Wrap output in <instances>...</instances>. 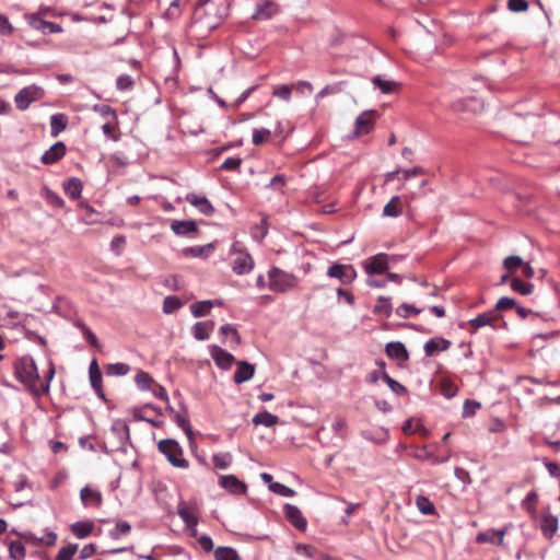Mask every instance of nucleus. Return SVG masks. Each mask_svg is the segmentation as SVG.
<instances>
[{"label": "nucleus", "mask_w": 560, "mask_h": 560, "mask_svg": "<svg viewBox=\"0 0 560 560\" xmlns=\"http://www.w3.org/2000/svg\"><path fill=\"white\" fill-rule=\"evenodd\" d=\"M14 376L24 388L36 397L47 395L56 370L51 361L43 376L39 375L37 365L31 355H23L14 362Z\"/></svg>", "instance_id": "obj_1"}, {"label": "nucleus", "mask_w": 560, "mask_h": 560, "mask_svg": "<svg viewBox=\"0 0 560 560\" xmlns=\"http://www.w3.org/2000/svg\"><path fill=\"white\" fill-rule=\"evenodd\" d=\"M225 12L221 0H199L192 14L194 24L200 32H210L221 23Z\"/></svg>", "instance_id": "obj_2"}, {"label": "nucleus", "mask_w": 560, "mask_h": 560, "mask_svg": "<svg viewBox=\"0 0 560 560\" xmlns=\"http://www.w3.org/2000/svg\"><path fill=\"white\" fill-rule=\"evenodd\" d=\"M268 287L277 293H285L299 287V278L291 272L284 271L278 267H272L268 271Z\"/></svg>", "instance_id": "obj_3"}, {"label": "nucleus", "mask_w": 560, "mask_h": 560, "mask_svg": "<svg viewBox=\"0 0 560 560\" xmlns=\"http://www.w3.org/2000/svg\"><path fill=\"white\" fill-rule=\"evenodd\" d=\"M159 451L163 453L167 460L175 467L188 468V462L183 457V450L175 440H162L159 443Z\"/></svg>", "instance_id": "obj_4"}, {"label": "nucleus", "mask_w": 560, "mask_h": 560, "mask_svg": "<svg viewBox=\"0 0 560 560\" xmlns=\"http://www.w3.org/2000/svg\"><path fill=\"white\" fill-rule=\"evenodd\" d=\"M396 260L395 256L380 253L364 260L363 269L368 275H382L385 273L389 265Z\"/></svg>", "instance_id": "obj_5"}, {"label": "nucleus", "mask_w": 560, "mask_h": 560, "mask_svg": "<svg viewBox=\"0 0 560 560\" xmlns=\"http://www.w3.org/2000/svg\"><path fill=\"white\" fill-rule=\"evenodd\" d=\"M44 95V90L35 84L23 88L14 96V103L20 110H25L30 105Z\"/></svg>", "instance_id": "obj_6"}, {"label": "nucleus", "mask_w": 560, "mask_h": 560, "mask_svg": "<svg viewBox=\"0 0 560 560\" xmlns=\"http://www.w3.org/2000/svg\"><path fill=\"white\" fill-rule=\"evenodd\" d=\"M327 276L339 280L341 284H350L357 278V271L351 265L332 264L327 269Z\"/></svg>", "instance_id": "obj_7"}, {"label": "nucleus", "mask_w": 560, "mask_h": 560, "mask_svg": "<svg viewBox=\"0 0 560 560\" xmlns=\"http://www.w3.org/2000/svg\"><path fill=\"white\" fill-rule=\"evenodd\" d=\"M232 253H237V258L233 261L232 269L237 275L248 273L254 268V260L247 253H243L238 248V243H234L231 248Z\"/></svg>", "instance_id": "obj_8"}, {"label": "nucleus", "mask_w": 560, "mask_h": 560, "mask_svg": "<svg viewBox=\"0 0 560 560\" xmlns=\"http://www.w3.org/2000/svg\"><path fill=\"white\" fill-rule=\"evenodd\" d=\"M375 124L374 112L366 110L361 113L354 122L353 137H361L369 133Z\"/></svg>", "instance_id": "obj_9"}, {"label": "nucleus", "mask_w": 560, "mask_h": 560, "mask_svg": "<svg viewBox=\"0 0 560 560\" xmlns=\"http://www.w3.org/2000/svg\"><path fill=\"white\" fill-rule=\"evenodd\" d=\"M219 485L232 494H244L247 490V486L234 475L221 476Z\"/></svg>", "instance_id": "obj_10"}, {"label": "nucleus", "mask_w": 560, "mask_h": 560, "mask_svg": "<svg viewBox=\"0 0 560 560\" xmlns=\"http://www.w3.org/2000/svg\"><path fill=\"white\" fill-rule=\"evenodd\" d=\"M210 355L215 364L222 370H229L235 360L233 354L219 346L210 347Z\"/></svg>", "instance_id": "obj_11"}, {"label": "nucleus", "mask_w": 560, "mask_h": 560, "mask_svg": "<svg viewBox=\"0 0 560 560\" xmlns=\"http://www.w3.org/2000/svg\"><path fill=\"white\" fill-rule=\"evenodd\" d=\"M453 108L456 112L462 113H479L483 108V102L477 97H466L459 101H456L453 104Z\"/></svg>", "instance_id": "obj_12"}, {"label": "nucleus", "mask_w": 560, "mask_h": 560, "mask_svg": "<svg viewBox=\"0 0 560 560\" xmlns=\"http://www.w3.org/2000/svg\"><path fill=\"white\" fill-rule=\"evenodd\" d=\"M278 12V5L268 0H260L256 4V10L253 13L252 18L254 20H269Z\"/></svg>", "instance_id": "obj_13"}, {"label": "nucleus", "mask_w": 560, "mask_h": 560, "mask_svg": "<svg viewBox=\"0 0 560 560\" xmlns=\"http://www.w3.org/2000/svg\"><path fill=\"white\" fill-rule=\"evenodd\" d=\"M186 200L197 208L202 214L210 215L214 212L213 206L205 196L190 192L186 195Z\"/></svg>", "instance_id": "obj_14"}, {"label": "nucleus", "mask_w": 560, "mask_h": 560, "mask_svg": "<svg viewBox=\"0 0 560 560\" xmlns=\"http://www.w3.org/2000/svg\"><path fill=\"white\" fill-rule=\"evenodd\" d=\"M255 374V366L248 362L241 361L237 363V368L233 375V381L236 384H242L244 382L249 381L253 378Z\"/></svg>", "instance_id": "obj_15"}, {"label": "nucleus", "mask_w": 560, "mask_h": 560, "mask_svg": "<svg viewBox=\"0 0 560 560\" xmlns=\"http://www.w3.org/2000/svg\"><path fill=\"white\" fill-rule=\"evenodd\" d=\"M284 514L285 517L291 522V524L300 530H304L306 528V520L303 517L301 511L291 504L284 505Z\"/></svg>", "instance_id": "obj_16"}, {"label": "nucleus", "mask_w": 560, "mask_h": 560, "mask_svg": "<svg viewBox=\"0 0 560 560\" xmlns=\"http://www.w3.org/2000/svg\"><path fill=\"white\" fill-rule=\"evenodd\" d=\"M450 347V340L441 337H435L428 340L424 343L423 349L427 357H432L436 352L446 351Z\"/></svg>", "instance_id": "obj_17"}, {"label": "nucleus", "mask_w": 560, "mask_h": 560, "mask_svg": "<svg viewBox=\"0 0 560 560\" xmlns=\"http://www.w3.org/2000/svg\"><path fill=\"white\" fill-rule=\"evenodd\" d=\"M540 529L546 538H552L558 530V517L546 512L541 517Z\"/></svg>", "instance_id": "obj_18"}, {"label": "nucleus", "mask_w": 560, "mask_h": 560, "mask_svg": "<svg viewBox=\"0 0 560 560\" xmlns=\"http://www.w3.org/2000/svg\"><path fill=\"white\" fill-rule=\"evenodd\" d=\"M499 318L500 314L497 311L492 310L474 317L472 319L469 320V325L474 327L475 330H477L481 327L492 325Z\"/></svg>", "instance_id": "obj_19"}, {"label": "nucleus", "mask_w": 560, "mask_h": 560, "mask_svg": "<svg viewBox=\"0 0 560 560\" xmlns=\"http://www.w3.org/2000/svg\"><path fill=\"white\" fill-rule=\"evenodd\" d=\"M66 153V145L63 142H56L43 155L42 162L44 164H52L60 160Z\"/></svg>", "instance_id": "obj_20"}, {"label": "nucleus", "mask_w": 560, "mask_h": 560, "mask_svg": "<svg viewBox=\"0 0 560 560\" xmlns=\"http://www.w3.org/2000/svg\"><path fill=\"white\" fill-rule=\"evenodd\" d=\"M506 529H488L479 533L476 537L477 542H490L494 545H502Z\"/></svg>", "instance_id": "obj_21"}, {"label": "nucleus", "mask_w": 560, "mask_h": 560, "mask_svg": "<svg viewBox=\"0 0 560 560\" xmlns=\"http://www.w3.org/2000/svg\"><path fill=\"white\" fill-rule=\"evenodd\" d=\"M385 351L390 359L398 361H407L409 358L406 347L399 341L388 342L385 347Z\"/></svg>", "instance_id": "obj_22"}, {"label": "nucleus", "mask_w": 560, "mask_h": 560, "mask_svg": "<svg viewBox=\"0 0 560 560\" xmlns=\"http://www.w3.org/2000/svg\"><path fill=\"white\" fill-rule=\"evenodd\" d=\"M81 500L85 506H100L102 504V494L100 491L84 487L80 492Z\"/></svg>", "instance_id": "obj_23"}, {"label": "nucleus", "mask_w": 560, "mask_h": 560, "mask_svg": "<svg viewBox=\"0 0 560 560\" xmlns=\"http://www.w3.org/2000/svg\"><path fill=\"white\" fill-rule=\"evenodd\" d=\"M22 537L26 541H31L35 545L54 546L57 541V534L52 530H46L43 537H36L32 533L22 534Z\"/></svg>", "instance_id": "obj_24"}, {"label": "nucleus", "mask_w": 560, "mask_h": 560, "mask_svg": "<svg viewBox=\"0 0 560 560\" xmlns=\"http://www.w3.org/2000/svg\"><path fill=\"white\" fill-rule=\"evenodd\" d=\"M170 411L173 413V420L183 429L189 442L192 443L195 440L194 432L186 412H176L173 408H170Z\"/></svg>", "instance_id": "obj_25"}, {"label": "nucleus", "mask_w": 560, "mask_h": 560, "mask_svg": "<svg viewBox=\"0 0 560 560\" xmlns=\"http://www.w3.org/2000/svg\"><path fill=\"white\" fill-rule=\"evenodd\" d=\"M213 328L214 323L212 320L198 322L192 326V335L197 340H207Z\"/></svg>", "instance_id": "obj_26"}, {"label": "nucleus", "mask_w": 560, "mask_h": 560, "mask_svg": "<svg viewBox=\"0 0 560 560\" xmlns=\"http://www.w3.org/2000/svg\"><path fill=\"white\" fill-rule=\"evenodd\" d=\"M171 230L176 235H188L189 233L197 231V225L191 220H175L171 223Z\"/></svg>", "instance_id": "obj_27"}, {"label": "nucleus", "mask_w": 560, "mask_h": 560, "mask_svg": "<svg viewBox=\"0 0 560 560\" xmlns=\"http://www.w3.org/2000/svg\"><path fill=\"white\" fill-rule=\"evenodd\" d=\"M372 83L384 94L395 93L399 90V83L393 80L383 79L380 75L374 77Z\"/></svg>", "instance_id": "obj_28"}, {"label": "nucleus", "mask_w": 560, "mask_h": 560, "mask_svg": "<svg viewBox=\"0 0 560 560\" xmlns=\"http://www.w3.org/2000/svg\"><path fill=\"white\" fill-rule=\"evenodd\" d=\"M25 19L27 21V24L32 28L39 31L43 34H47L49 22L44 20V18L42 16V14L39 12L26 14Z\"/></svg>", "instance_id": "obj_29"}, {"label": "nucleus", "mask_w": 560, "mask_h": 560, "mask_svg": "<svg viewBox=\"0 0 560 560\" xmlns=\"http://www.w3.org/2000/svg\"><path fill=\"white\" fill-rule=\"evenodd\" d=\"M177 513L180 518L184 521L188 528H195L198 524V518L192 512L190 508H188L185 503H180L177 509Z\"/></svg>", "instance_id": "obj_30"}, {"label": "nucleus", "mask_w": 560, "mask_h": 560, "mask_svg": "<svg viewBox=\"0 0 560 560\" xmlns=\"http://www.w3.org/2000/svg\"><path fill=\"white\" fill-rule=\"evenodd\" d=\"M252 421L255 425H264L266 428H271L279 422V418L276 415H272L268 411H261L256 413L253 417Z\"/></svg>", "instance_id": "obj_31"}, {"label": "nucleus", "mask_w": 560, "mask_h": 560, "mask_svg": "<svg viewBox=\"0 0 560 560\" xmlns=\"http://www.w3.org/2000/svg\"><path fill=\"white\" fill-rule=\"evenodd\" d=\"M110 432L117 438L120 444H124L129 439V427L121 420H116L112 424Z\"/></svg>", "instance_id": "obj_32"}, {"label": "nucleus", "mask_w": 560, "mask_h": 560, "mask_svg": "<svg viewBox=\"0 0 560 560\" xmlns=\"http://www.w3.org/2000/svg\"><path fill=\"white\" fill-rule=\"evenodd\" d=\"M525 262L526 261L522 257L517 255H511L504 258L503 268L511 275L515 276V273L522 269Z\"/></svg>", "instance_id": "obj_33"}, {"label": "nucleus", "mask_w": 560, "mask_h": 560, "mask_svg": "<svg viewBox=\"0 0 560 560\" xmlns=\"http://www.w3.org/2000/svg\"><path fill=\"white\" fill-rule=\"evenodd\" d=\"M90 381L92 387L98 393L102 394V373L100 371L98 364L96 360H93L90 364L89 369Z\"/></svg>", "instance_id": "obj_34"}, {"label": "nucleus", "mask_w": 560, "mask_h": 560, "mask_svg": "<svg viewBox=\"0 0 560 560\" xmlns=\"http://www.w3.org/2000/svg\"><path fill=\"white\" fill-rule=\"evenodd\" d=\"M94 524L91 521H81L71 525V532L80 539L88 537L93 530Z\"/></svg>", "instance_id": "obj_35"}, {"label": "nucleus", "mask_w": 560, "mask_h": 560, "mask_svg": "<svg viewBox=\"0 0 560 560\" xmlns=\"http://www.w3.org/2000/svg\"><path fill=\"white\" fill-rule=\"evenodd\" d=\"M402 212V207L400 202L399 196H394L392 199L385 205L383 209V214L385 217L397 218Z\"/></svg>", "instance_id": "obj_36"}, {"label": "nucleus", "mask_w": 560, "mask_h": 560, "mask_svg": "<svg viewBox=\"0 0 560 560\" xmlns=\"http://www.w3.org/2000/svg\"><path fill=\"white\" fill-rule=\"evenodd\" d=\"M374 314L384 315L389 317L393 313L392 300L388 296H380L373 308Z\"/></svg>", "instance_id": "obj_37"}, {"label": "nucleus", "mask_w": 560, "mask_h": 560, "mask_svg": "<svg viewBox=\"0 0 560 560\" xmlns=\"http://www.w3.org/2000/svg\"><path fill=\"white\" fill-rule=\"evenodd\" d=\"M511 288L513 291L518 292L522 295H529L534 291L533 283L525 282L517 276L511 278Z\"/></svg>", "instance_id": "obj_38"}, {"label": "nucleus", "mask_w": 560, "mask_h": 560, "mask_svg": "<svg viewBox=\"0 0 560 560\" xmlns=\"http://www.w3.org/2000/svg\"><path fill=\"white\" fill-rule=\"evenodd\" d=\"M67 127V117L63 114H55L50 117L51 136L57 137Z\"/></svg>", "instance_id": "obj_39"}, {"label": "nucleus", "mask_w": 560, "mask_h": 560, "mask_svg": "<svg viewBox=\"0 0 560 560\" xmlns=\"http://www.w3.org/2000/svg\"><path fill=\"white\" fill-rule=\"evenodd\" d=\"M63 188L70 198L78 199L82 192V183L78 178H70L65 183Z\"/></svg>", "instance_id": "obj_40"}, {"label": "nucleus", "mask_w": 560, "mask_h": 560, "mask_svg": "<svg viewBox=\"0 0 560 560\" xmlns=\"http://www.w3.org/2000/svg\"><path fill=\"white\" fill-rule=\"evenodd\" d=\"M212 306V301H199L190 305V312L195 317H201L208 315Z\"/></svg>", "instance_id": "obj_41"}, {"label": "nucleus", "mask_w": 560, "mask_h": 560, "mask_svg": "<svg viewBox=\"0 0 560 560\" xmlns=\"http://www.w3.org/2000/svg\"><path fill=\"white\" fill-rule=\"evenodd\" d=\"M215 560H241L237 551L231 547H218L214 550Z\"/></svg>", "instance_id": "obj_42"}, {"label": "nucleus", "mask_w": 560, "mask_h": 560, "mask_svg": "<svg viewBox=\"0 0 560 560\" xmlns=\"http://www.w3.org/2000/svg\"><path fill=\"white\" fill-rule=\"evenodd\" d=\"M214 466L219 469H226L233 462V455L230 452L217 453L212 456Z\"/></svg>", "instance_id": "obj_43"}, {"label": "nucleus", "mask_w": 560, "mask_h": 560, "mask_svg": "<svg viewBox=\"0 0 560 560\" xmlns=\"http://www.w3.org/2000/svg\"><path fill=\"white\" fill-rule=\"evenodd\" d=\"M214 250V246L212 244H207L203 246H192L185 249L186 255H190L192 257H208Z\"/></svg>", "instance_id": "obj_44"}, {"label": "nucleus", "mask_w": 560, "mask_h": 560, "mask_svg": "<svg viewBox=\"0 0 560 560\" xmlns=\"http://www.w3.org/2000/svg\"><path fill=\"white\" fill-rule=\"evenodd\" d=\"M9 555L13 560H25L26 549L20 541H11L9 544Z\"/></svg>", "instance_id": "obj_45"}, {"label": "nucleus", "mask_w": 560, "mask_h": 560, "mask_svg": "<svg viewBox=\"0 0 560 560\" xmlns=\"http://www.w3.org/2000/svg\"><path fill=\"white\" fill-rule=\"evenodd\" d=\"M416 504L419 511L424 515H432L435 513L434 504L424 495H418L416 499Z\"/></svg>", "instance_id": "obj_46"}, {"label": "nucleus", "mask_w": 560, "mask_h": 560, "mask_svg": "<svg viewBox=\"0 0 560 560\" xmlns=\"http://www.w3.org/2000/svg\"><path fill=\"white\" fill-rule=\"evenodd\" d=\"M421 312H422L421 308H418L415 305L408 304V303H402L395 311L396 315L401 318H408L410 316H416V315H419Z\"/></svg>", "instance_id": "obj_47"}, {"label": "nucleus", "mask_w": 560, "mask_h": 560, "mask_svg": "<svg viewBox=\"0 0 560 560\" xmlns=\"http://www.w3.org/2000/svg\"><path fill=\"white\" fill-rule=\"evenodd\" d=\"M77 552H78V545L69 544L65 547H61L58 550V552L55 557V560H73Z\"/></svg>", "instance_id": "obj_48"}, {"label": "nucleus", "mask_w": 560, "mask_h": 560, "mask_svg": "<svg viewBox=\"0 0 560 560\" xmlns=\"http://www.w3.org/2000/svg\"><path fill=\"white\" fill-rule=\"evenodd\" d=\"M292 91H293L292 84L291 85H289V84H280V85H276L272 89V95L278 97V98H281L284 102H290L291 101Z\"/></svg>", "instance_id": "obj_49"}, {"label": "nucleus", "mask_w": 560, "mask_h": 560, "mask_svg": "<svg viewBox=\"0 0 560 560\" xmlns=\"http://www.w3.org/2000/svg\"><path fill=\"white\" fill-rule=\"evenodd\" d=\"M135 382L141 390H149L154 380L147 372L140 371L136 374Z\"/></svg>", "instance_id": "obj_50"}, {"label": "nucleus", "mask_w": 560, "mask_h": 560, "mask_svg": "<svg viewBox=\"0 0 560 560\" xmlns=\"http://www.w3.org/2000/svg\"><path fill=\"white\" fill-rule=\"evenodd\" d=\"M183 305L182 301L175 295H168L163 301V312L165 314H172Z\"/></svg>", "instance_id": "obj_51"}, {"label": "nucleus", "mask_w": 560, "mask_h": 560, "mask_svg": "<svg viewBox=\"0 0 560 560\" xmlns=\"http://www.w3.org/2000/svg\"><path fill=\"white\" fill-rule=\"evenodd\" d=\"M131 526L126 521H118L114 529L109 532V535L114 539H118L120 536L129 534Z\"/></svg>", "instance_id": "obj_52"}, {"label": "nucleus", "mask_w": 560, "mask_h": 560, "mask_svg": "<svg viewBox=\"0 0 560 560\" xmlns=\"http://www.w3.org/2000/svg\"><path fill=\"white\" fill-rule=\"evenodd\" d=\"M382 378L395 394L405 395L407 393V388L392 378L387 373H384Z\"/></svg>", "instance_id": "obj_53"}, {"label": "nucleus", "mask_w": 560, "mask_h": 560, "mask_svg": "<svg viewBox=\"0 0 560 560\" xmlns=\"http://www.w3.org/2000/svg\"><path fill=\"white\" fill-rule=\"evenodd\" d=\"M269 489L279 494V495H282V497H285V498H290V497H293L295 494V491L289 487H287L285 485H282L280 482H272L270 483L269 486Z\"/></svg>", "instance_id": "obj_54"}, {"label": "nucleus", "mask_w": 560, "mask_h": 560, "mask_svg": "<svg viewBox=\"0 0 560 560\" xmlns=\"http://www.w3.org/2000/svg\"><path fill=\"white\" fill-rule=\"evenodd\" d=\"M270 136H271V131L269 129H266V128L254 129L252 140L255 145H260L264 142H266L270 138Z\"/></svg>", "instance_id": "obj_55"}, {"label": "nucleus", "mask_w": 560, "mask_h": 560, "mask_svg": "<svg viewBox=\"0 0 560 560\" xmlns=\"http://www.w3.org/2000/svg\"><path fill=\"white\" fill-rule=\"evenodd\" d=\"M130 368L126 363H113L107 366L108 375L122 376L129 372Z\"/></svg>", "instance_id": "obj_56"}, {"label": "nucleus", "mask_w": 560, "mask_h": 560, "mask_svg": "<svg viewBox=\"0 0 560 560\" xmlns=\"http://www.w3.org/2000/svg\"><path fill=\"white\" fill-rule=\"evenodd\" d=\"M94 110L100 113L106 120H117L116 110L108 105H95Z\"/></svg>", "instance_id": "obj_57"}, {"label": "nucleus", "mask_w": 560, "mask_h": 560, "mask_svg": "<svg viewBox=\"0 0 560 560\" xmlns=\"http://www.w3.org/2000/svg\"><path fill=\"white\" fill-rule=\"evenodd\" d=\"M116 127H117V120L109 119V120H106L105 124L102 126V130L107 138L114 140V141H117L118 137L115 136Z\"/></svg>", "instance_id": "obj_58"}, {"label": "nucleus", "mask_w": 560, "mask_h": 560, "mask_svg": "<svg viewBox=\"0 0 560 560\" xmlns=\"http://www.w3.org/2000/svg\"><path fill=\"white\" fill-rule=\"evenodd\" d=\"M220 332L224 336L231 335L233 337V341H234L235 346H238L241 343V337L238 335L237 329L234 326H232L230 324H225V325L221 326Z\"/></svg>", "instance_id": "obj_59"}, {"label": "nucleus", "mask_w": 560, "mask_h": 560, "mask_svg": "<svg viewBox=\"0 0 560 560\" xmlns=\"http://www.w3.org/2000/svg\"><path fill=\"white\" fill-rule=\"evenodd\" d=\"M417 458L429 459V460H432L433 464H442V463H446L448 460V456L447 457H438L432 452H429L427 447L422 448V453L417 455Z\"/></svg>", "instance_id": "obj_60"}, {"label": "nucleus", "mask_w": 560, "mask_h": 560, "mask_svg": "<svg viewBox=\"0 0 560 560\" xmlns=\"http://www.w3.org/2000/svg\"><path fill=\"white\" fill-rule=\"evenodd\" d=\"M515 306H516V302L514 299L508 298V296H502L498 300L494 311H497V312L506 311V310L514 308Z\"/></svg>", "instance_id": "obj_61"}, {"label": "nucleus", "mask_w": 560, "mask_h": 560, "mask_svg": "<svg viewBox=\"0 0 560 560\" xmlns=\"http://www.w3.org/2000/svg\"><path fill=\"white\" fill-rule=\"evenodd\" d=\"M293 91L301 95H310L313 92V85L308 81H299L292 84Z\"/></svg>", "instance_id": "obj_62"}, {"label": "nucleus", "mask_w": 560, "mask_h": 560, "mask_svg": "<svg viewBox=\"0 0 560 560\" xmlns=\"http://www.w3.org/2000/svg\"><path fill=\"white\" fill-rule=\"evenodd\" d=\"M116 86L120 91L130 90L133 86V80L128 74H121L116 81Z\"/></svg>", "instance_id": "obj_63"}, {"label": "nucleus", "mask_w": 560, "mask_h": 560, "mask_svg": "<svg viewBox=\"0 0 560 560\" xmlns=\"http://www.w3.org/2000/svg\"><path fill=\"white\" fill-rule=\"evenodd\" d=\"M441 392L446 398H452L457 393V387L451 381H443Z\"/></svg>", "instance_id": "obj_64"}]
</instances>
